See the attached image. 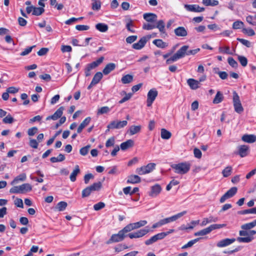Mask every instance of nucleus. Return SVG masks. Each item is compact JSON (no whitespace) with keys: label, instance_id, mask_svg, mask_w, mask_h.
Wrapping results in <instances>:
<instances>
[{"label":"nucleus","instance_id":"obj_1","mask_svg":"<svg viewBox=\"0 0 256 256\" xmlns=\"http://www.w3.org/2000/svg\"><path fill=\"white\" fill-rule=\"evenodd\" d=\"M146 22L144 23L142 28L147 30L158 28L160 32H164L165 24L163 20H157L158 16L153 13H145L143 15Z\"/></svg>","mask_w":256,"mask_h":256},{"label":"nucleus","instance_id":"obj_2","mask_svg":"<svg viewBox=\"0 0 256 256\" xmlns=\"http://www.w3.org/2000/svg\"><path fill=\"white\" fill-rule=\"evenodd\" d=\"M175 173L180 174H184L188 172L190 168V164L189 162H180L171 165Z\"/></svg>","mask_w":256,"mask_h":256},{"label":"nucleus","instance_id":"obj_3","mask_svg":"<svg viewBox=\"0 0 256 256\" xmlns=\"http://www.w3.org/2000/svg\"><path fill=\"white\" fill-rule=\"evenodd\" d=\"M128 232L126 227L120 230L117 234H112L110 238L106 242V244H110L112 242H121L128 236L126 233Z\"/></svg>","mask_w":256,"mask_h":256},{"label":"nucleus","instance_id":"obj_4","mask_svg":"<svg viewBox=\"0 0 256 256\" xmlns=\"http://www.w3.org/2000/svg\"><path fill=\"white\" fill-rule=\"evenodd\" d=\"M188 46H184L180 48L176 54L166 60V64H170L185 56L186 50L188 49Z\"/></svg>","mask_w":256,"mask_h":256},{"label":"nucleus","instance_id":"obj_5","mask_svg":"<svg viewBox=\"0 0 256 256\" xmlns=\"http://www.w3.org/2000/svg\"><path fill=\"white\" fill-rule=\"evenodd\" d=\"M155 164L150 163L146 166H144L140 168H137L136 172L140 175H144L152 172L155 168Z\"/></svg>","mask_w":256,"mask_h":256},{"label":"nucleus","instance_id":"obj_6","mask_svg":"<svg viewBox=\"0 0 256 256\" xmlns=\"http://www.w3.org/2000/svg\"><path fill=\"white\" fill-rule=\"evenodd\" d=\"M233 102L234 110L236 112L240 114L244 111V108L240 100V97L236 92H233Z\"/></svg>","mask_w":256,"mask_h":256},{"label":"nucleus","instance_id":"obj_7","mask_svg":"<svg viewBox=\"0 0 256 256\" xmlns=\"http://www.w3.org/2000/svg\"><path fill=\"white\" fill-rule=\"evenodd\" d=\"M150 231V229L147 227H146L144 228L140 229L136 232H134L130 233L127 234L128 236L130 238H142L143 236H145Z\"/></svg>","mask_w":256,"mask_h":256},{"label":"nucleus","instance_id":"obj_8","mask_svg":"<svg viewBox=\"0 0 256 256\" xmlns=\"http://www.w3.org/2000/svg\"><path fill=\"white\" fill-rule=\"evenodd\" d=\"M186 214V211H183L181 212L178 213L172 216L169 218H166L164 219L160 220V222L162 224V225L163 226L166 224L170 223V222H172L176 221L178 219L180 218L184 215Z\"/></svg>","mask_w":256,"mask_h":256},{"label":"nucleus","instance_id":"obj_9","mask_svg":"<svg viewBox=\"0 0 256 256\" xmlns=\"http://www.w3.org/2000/svg\"><path fill=\"white\" fill-rule=\"evenodd\" d=\"M128 124L126 120H113L108 125L107 128L113 129H120L126 126Z\"/></svg>","mask_w":256,"mask_h":256},{"label":"nucleus","instance_id":"obj_10","mask_svg":"<svg viewBox=\"0 0 256 256\" xmlns=\"http://www.w3.org/2000/svg\"><path fill=\"white\" fill-rule=\"evenodd\" d=\"M158 92L155 88L151 89L148 93L147 98V106H150L155 100L156 97L158 96Z\"/></svg>","mask_w":256,"mask_h":256},{"label":"nucleus","instance_id":"obj_11","mask_svg":"<svg viewBox=\"0 0 256 256\" xmlns=\"http://www.w3.org/2000/svg\"><path fill=\"white\" fill-rule=\"evenodd\" d=\"M238 190L236 187H232L227 191L220 198V203H224L226 199L230 198L234 196Z\"/></svg>","mask_w":256,"mask_h":256},{"label":"nucleus","instance_id":"obj_12","mask_svg":"<svg viewBox=\"0 0 256 256\" xmlns=\"http://www.w3.org/2000/svg\"><path fill=\"white\" fill-rule=\"evenodd\" d=\"M147 224V221L144 220H140L138 222L130 224L126 226L125 227L127 229L128 231V232L134 230L135 229L138 228L142 226H145Z\"/></svg>","mask_w":256,"mask_h":256},{"label":"nucleus","instance_id":"obj_13","mask_svg":"<svg viewBox=\"0 0 256 256\" xmlns=\"http://www.w3.org/2000/svg\"><path fill=\"white\" fill-rule=\"evenodd\" d=\"M250 153V146L248 145H240L238 146L236 154L240 155L241 158H244Z\"/></svg>","mask_w":256,"mask_h":256},{"label":"nucleus","instance_id":"obj_14","mask_svg":"<svg viewBox=\"0 0 256 256\" xmlns=\"http://www.w3.org/2000/svg\"><path fill=\"white\" fill-rule=\"evenodd\" d=\"M184 8L189 12H204L205 10L204 8L200 7L198 4H185Z\"/></svg>","mask_w":256,"mask_h":256},{"label":"nucleus","instance_id":"obj_15","mask_svg":"<svg viewBox=\"0 0 256 256\" xmlns=\"http://www.w3.org/2000/svg\"><path fill=\"white\" fill-rule=\"evenodd\" d=\"M162 187L158 184H156L150 187V191L148 193V195L153 198L157 196L162 191Z\"/></svg>","mask_w":256,"mask_h":256},{"label":"nucleus","instance_id":"obj_16","mask_svg":"<svg viewBox=\"0 0 256 256\" xmlns=\"http://www.w3.org/2000/svg\"><path fill=\"white\" fill-rule=\"evenodd\" d=\"M150 39L148 36H144L137 42L132 44V48L136 50L142 49L146 44L147 41Z\"/></svg>","mask_w":256,"mask_h":256},{"label":"nucleus","instance_id":"obj_17","mask_svg":"<svg viewBox=\"0 0 256 256\" xmlns=\"http://www.w3.org/2000/svg\"><path fill=\"white\" fill-rule=\"evenodd\" d=\"M64 107L60 106L59 108H58L56 111L52 116H48L46 118V120H58V118H60L63 114V111L64 110Z\"/></svg>","mask_w":256,"mask_h":256},{"label":"nucleus","instance_id":"obj_18","mask_svg":"<svg viewBox=\"0 0 256 256\" xmlns=\"http://www.w3.org/2000/svg\"><path fill=\"white\" fill-rule=\"evenodd\" d=\"M235 240H236V239L234 238H225V239H224V240H222L219 241L217 243L216 246L218 248L225 247V246L230 245V244H232V243L234 242Z\"/></svg>","mask_w":256,"mask_h":256},{"label":"nucleus","instance_id":"obj_19","mask_svg":"<svg viewBox=\"0 0 256 256\" xmlns=\"http://www.w3.org/2000/svg\"><path fill=\"white\" fill-rule=\"evenodd\" d=\"M141 181L140 178L138 175L132 174L128 177L127 184H138Z\"/></svg>","mask_w":256,"mask_h":256},{"label":"nucleus","instance_id":"obj_20","mask_svg":"<svg viewBox=\"0 0 256 256\" xmlns=\"http://www.w3.org/2000/svg\"><path fill=\"white\" fill-rule=\"evenodd\" d=\"M218 220V218L214 217L213 216H210L208 218H206L202 219V220L200 224V226H204L209 223L215 222Z\"/></svg>","mask_w":256,"mask_h":256},{"label":"nucleus","instance_id":"obj_21","mask_svg":"<svg viewBox=\"0 0 256 256\" xmlns=\"http://www.w3.org/2000/svg\"><path fill=\"white\" fill-rule=\"evenodd\" d=\"M242 140L248 143H253L256 140V136L254 134H244L242 138Z\"/></svg>","mask_w":256,"mask_h":256},{"label":"nucleus","instance_id":"obj_22","mask_svg":"<svg viewBox=\"0 0 256 256\" xmlns=\"http://www.w3.org/2000/svg\"><path fill=\"white\" fill-rule=\"evenodd\" d=\"M116 67V64L114 63H109L106 65L102 70V72L104 75L109 74L112 71L114 70Z\"/></svg>","mask_w":256,"mask_h":256},{"label":"nucleus","instance_id":"obj_23","mask_svg":"<svg viewBox=\"0 0 256 256\" xmlns=\"http://www.w3.org/2000/svg\"><path fill=\"white\" fill-rule=\"evenodd\" d=\"M187 83L192 90H196L200 86V82L198 80H195L193 78H189L187 80Z\"/></svg>","mask_w":256,"mask_h":256},{"label":"nucleus","instance_id":"obj_24","mask_svg":"<svg viewBox=\"0 0 256 256\" xmlns=\"http://www.w3.org/2000/svg\"><path fill=\"white\" fill-rule=\"evenodd\" d=\"M134 144V140H128L125 142H124L120 144V148L122 150H125L132 146Z\"/></svg>","mask_w":256,"mask_h":256},{"label":"nucleus","instance_id":"obj_25","mask_svg":"<svg viewBox=\"0 0 256 256\" xmlns=\"http://www.w3.org/2000/svg\"><path fill=\"white\" fill-rule=\"evenodd\" d=\"M152 43L157 47L164 48L168 46L167 42H164L160 39H156L153 40Z\"/></svg>","mask_w":256,"mask_h":256},{"label":"nucleus","instance_id":"obj_26","mask_svg":"<svg viewBox=\"0 0 256 256\" xmlns=\"http://www.w3.org/2000/svg\"><path fill=\"white\" fill-rule=\"evenodd\" d=\"M80 172V170L79 166L76 165L74 167V169L70 175V180L72 182H74L76 180V178L77 175Z\"/></svg>","mask_w":256,"mask_h":256},{"label":"nucleus","instance_id":"obj_27","mask_svg":"<svg viewBox=\"0 0 256 256\" xmlns=\"http://www.w3.org/2000/svg\"><path fill=\"white\" fill-rule=\"evenodd\" d=\"M160 136L162 139L168 140L170 138L172 134L165 128H162L160 132Z\"/></svg>","mask_w":256,"mask_h":256},{"label":"nucleus","instance_id":"obj_28","mask_svg":"<svg viewBox=\"0 0 256 256\" xmlns=\"http://www.w3.org/2000/svg\"><path fill=\"white\" fill-rule=\"evenodd\" d=\"M21 189L22 194H24L26 192H30L32 190V186L28 183L24 184L20 186Z\"/></svg>","mask_w":256,"mask_h":256},{"label":"nucleus","instance_id":"obj_29","mask_svg":"<svg viewBox=\"0 0 256 256\" xmlns=\"http://www.w3.org/2000/svg\"><path fill=\"white\" fill-rule=\"evenodd\" d=\"M200 239H202V238H195L194 240H191L190 242H188L186 244L184 245L182 247V249H186L189 248H191L193 246L194 244H195L196 242H198Z\"/></svg>","mask_w":256,"mask_h":256},{"label":"nucleus","instance_id":"obj_30","mask_svg":"<svg viewBox=\"0 0 256 256\" xmlns=\"http://www.w3.org/2000/svg\"><path fill=\"white\" fill-rule=\"evenodd\" d=\"M256 226V220L252 222L245 224L241 226V228L242 230H248L254 228Z\"/></svg>","mask_w":256,"mask_h":256},{"label":"nucleus","instance_id":"obj_31","mask_svg":"<svg viewBox=\"0 0 256 256\" xmlns=\"http://www.w3.org/2000/svg\"><path fill=\"white\" fill-rule=\"evenodd\" d=\"M96 28L100 32H105L108 30V26L104 23H98L96 24Z\"/></svg>","mask_w":256,"mask_h":256},{"label":"nucleus","instance_id":"obj_32","mask_svg":"<svg viewBox=\"0 0 256 256\" xmlns=\"http://www.w3.org/2000/svg\"><path fill=\"white\" fill-rule=\"evenodd\" d=\"M104 59V58L103 56H101L96 61L88 64V65L90 66V68H92V69H94L103 62Z\"/></svg>","mask_w":256,"mask_h":256},{"label":"nucleus","instance_id":"obj_33","mask_svg":"<svg viewBox=\"0 0 256 256\" xmlns=\"http://www.w3.org/2000/svg\"><path fill=\"white\" fill-rule=\"evenodd\" d=\"M102 78V74L101 72H97L94 76L92 82V84H96Z\"/></svg>","mask_w":256,"mask_h":256},{"label":"nucleus","instance_id":"obj_34","mask_svg":"<svg viewBox=\"0 0 256 256\" xmlns=\"http://www.w3.org/2000/svg\"><path fill=\"white\" fill-rule=\"evenodd\" d=\"M68 204L65 202H59L55 207V208L58 211L61 212L64 211L66 208Z\"/></svg>","mask_w":256,"mask_h":256},{"label":"nucleus","instance_id":"obj_35","mask_svg":"<svg viewBox=\"0 0 256 256\" xmlns=\"http://www.w3.org/2000/svg\"><path fill=\"white\" fill-rule=\"evenodd\" d=\"M140 126H132L129 129L130 134V135H134L140 132Z\"/></svg>","mask_w":256,"mask_h":256},{"label":"nucleus","instance_id":"obj_36","mask_svg":"<svg viewBox=\"0 0 256 256\" xmlns=\"http://www.w3.org/2000/svg\"><path fill=\"white\" fill-rule=\"evenodd\" d=\"M224 96L220 92H218L213 102L214 104H219L223 100Z\"/></svg>","mask_w":256,"mask_h":256},{"label":"nucleus","instance_id":"obj_37","mask_svg":"<svg viewBox=\"0 0 256 256\" xmlns=\"http://www.w3.org/2000/svg\"><path fill=\"white\" fill-rule=\"evenodd\" d=\"M26 179V174H22L14 178L13 181L11 182V184H14L17 183L18 181H24Z\"/></svg>","mask_w":256,"mask_h":256},{"label":"nucleus","instance_id":"obj_38","mask_svg":"<svg viewBox=\"0 0 256 256\" xmlns=\"http://www.w3.org/2000/svg\"><path fill=\"white\" fill-rule=\"evenodd\" d=\"M202 4L206 6H216L218 5V2L216 0H202Z\"/></svg>","mask_w":256,"mask_h":256},{"label":"nucleus","instance_id":"obj_39","mask_svg":"<svg viewBox=\"0 0 256 256\" xmlns=\"http://www.w3.org/2000/svg\"><path fill=\"white\" fill-rule=\"evenodd\" d=\"M65 160V156L63 154H60L58 156L57 158L56 157H52L50 158V160L52 162H60L64 160Z\"/></svg>","mask_w":256,"mask_h":256},{"label":"nucleus","instance_id":"obj_40","mask_svg":"<svg viewBox=\"0 0 256 256\" xmlns=\"http://www.w3.org/2000/svg\"><path fill=\"white\" fill-rule=\"evenodd\" d=\"M226 224H213L208 227L210 233L213 230L219 229L226 226Z\"/></svg>","mask_w":256,"mask_h":256},{"label":"nucleus","instance_id":"obj_41","mask_svg":"<svg viewBox=\"0 0 256 256\" xmlns=\"http://www.w3.org/2000/svg\"><path fill=\"white\" fill-rule=\"evenodd\" d=\"M133 80V76L130 74H126L123 76L122 78V82L124 84L130 83Z\"/></svg>","mask_w":256,"mask_h":256},{"label":"nucleus","instance_id":"obj_42","mask_svg":"<svg viewBox=\"0 0 256 256\" xmlns=\"http://www.w3.org/2000/svg\"><path fill=\"white\" fill-rule=\"evenodd\" d=\"M93 192L90 186H88L82 191V198H86L90 194Z\"/></svg>","mask_w":256,"mask_h":256},{"label":"nucleus","instance_id":"obj_43","mask_svg":"<svg viewBox=\"0 0 256 256\" xmlns=\"http://www.w3.org/2000/svg\"><path fill=\"white\" fill-rule=\"evenodd\" d=\"M101 2L100 0L93 1L92 4V8L95 11H98L100 9Z\"/></svg>","mask_w":256,"mask_h":256},{"label":"nucleus","instance_id":"obj_44","mask_svg":"<svg viewBox=\"0 0 256 256\" xmlns=\"http://www.w3.org/2000/svg\"><path fill=\"white\" fill-rule=\"evenodd\" d=\"M240 214H256V207L244 210L238 212Z\"/></svg>","mask_w":256,"mask_h":256},{"label":"nucleus","instance_id":"obj_45","mask_svg":"<svg viewBox=\"0 0 256 256\" xmlns=\"http://www.w3.org/2000/svg\"><path fill=\"white\" fill-rule=\"evenodd\" d=\"M44 12V10L42 7H34L32 12V14L34 16H40Z\"/></svg>","mask_w":256,"mask_h":256},{"label":"nucleus","instance_id":"obj_46","mask_svg":"<svg viewBox=\"0 0 256 256\" xmlns=\"http://www.w3.org/2000/svg\"><path fill=\"white\" fill-rule=\"evenodd\" d=\"M92 190L94 191H98L100 190L102 186V184L100 182L94 183L92 185L89 186Z\"/></svg>","mask_w":256,"mask_h":256},{"label":"nucleus","instance_id":"obj_47","mask_svg":"<svg viewBox=\"0 0 256 256\" xmlns=\"http://www.w3.org/2000/svg\"><path fill=\"white\" fill-rule=\"evenodd\" d=\"M232 168L230 166L226 167L222 172L223 176L225 178L228 177L231 174Z\"/></svg>","mask_w":256,"mask_h":256},{"label":"nucleus","instance_id":"obj_48","mask_svg":"<svg viewBox=\"0 0 256 256\" xmlns=\"http://www.w3.org/2000/svg\"><path fill=\"white\" fill-rule=\"evenodd\" d=\"M253 238L252 236L247 237H238L237 240L240 242H250L252 240Z\"/></svg>","mask_w":256,"mask_h":256},{"label":"nucleus","instance_id":"obj_49","mask_svg":"<svg viewBox=\"0 0 256 256\" xmlns=\"http://www.w3.org/2000/svg\"><path fill=\"white\" fill-rule=\"evenodd\" d=\"M210 234L208 228H206L194 233L195 236H204Z\"/></svg>","mask_w":256,"mask_h":256},{"label":"nucleus","instance_id":"obj_50","mask_svg":"<svg viewBox=\"0 0 256 256\" xmlns=\"http://www.w3.org/2000/svg\"><path fill=\"white\" fill-rule=\"evenodd\" d=\"M90 148V145H87L86 146L82 148L80 150V154L83 156H86L88 154Z\"/></svg>","mask_w":256,"mask_h":256},{"label":"nucleus","instance_id":"obj_51","mask_svg":"<svg viewBox=\"0 0 256 256\" xmlns=\"http://www.w3.org/2000/svg\"><path fill=\"white\" fill-rule=\"evenodd\" d=\"M3 122L4 124H12L14 121V118L10 114L7 115L3 120Z\"/></svg>","mask_w":256,"mask_h":256},{"label":"nucleus","instance_id":"obj_52","mask_svg":"<svg viewBox=\"0 0 256 256\" xmlns=\"http://www.w3.org/2000/svg\"><path fill=\"white\" fill-rule=\"evenodd\" d=\"M238 60H239L240 62V63L241 65L242 66H246L248 64V60L245 56H238Z\"/></svg>","mask_w":256,"mask_h":256},{"label":"nucleus","instance_id":"obj_53","mask_svg":"<svg viewBox=\"0 0 256 256\" xmlns=\"http://www.w3.org/2000/svg\"><path fill=\"white\" fill-rule=\"evenodd\" d=\"M110 111V108L108 106H103L98 110L97 114H106Z\"/></svg>","mask_w":256,"mask_h":256},{"label":"nucleus","instance_id":"obj_54","mask_svg":"<svg viewBox=\"0 0 256 256\" xmlns=\"http://www.w3.org/2000/svg\"><path fill=\"white\" fill-rule=\"evenodd\" d=\"M244 23L241 21H236L234 22L232 28L234 29L237 30L243 28Z\"/></svg>","mask_w":256,"mask_h":256},{"label":"nucleus","instance_id":"obj_55","mask_svg":"<svg viewBox=\"0 0 256 256\" xmlns=\"http://www.w3.org/2000/svg\"><path fill=\"white\" fill-rule=\"evenodd\" d=\"M10 192L11 194H22L20 186L12 188L10 190Z\"/></svg>","mask_w":256,"mask_h":256},{"label":"nucleus","instance_id":"obj_56","mask_svg":"<svg viewBox=\"0 0 256 256\" xmlns=\"http://www.w3.org/2000/svg\"><path fill=\"white\" fill-rule=\"evenodd\" d=\"M115 142V138L114 136H112L108 138L106 143V148H108L112 146H114Z\"/></svg>","mask_w":256,"mask_h":256},{"label":"nucleus","instance_id":"obj_57","mask_svg":"<svg viewBox=\"0 0 256 256\" xmlns=\"http://www.w3.org/2000/svg\"><path fill=\"white\" fill-rule=\"evenodd\" d=\"M237 40L248 48H250L252 46L251 42L248 40L240 38H238Z\"/></svg>","mask_w":256,"mask_h":256},{"label":"nucleus","instance_id":"obj_58","mask_svg":"<svg viewBox=\"0 0 256 256\" xmlns=\"http://www.w3.org/2000/svg\"><path fill=\"white\" fill-rule=\"evenodd\" d=\"M38 132V128L36 127H32L29 128L28 130V134L30 136H33Z\"/></svg>","mask_w":256,"mask_h":256},{"label":"nucleus","instance_id":"obj_59","mask_svg":"<svg viewBox=\"0 0 256 256\" xmlns=\"http://www.w3.org/2000/svg\"><path fill=\"white\" fill-rule=\"evenodd\" d=\"M76 28L78 31L88 30L90 29V26L87 25H77Z\"/></svg>","mask_w":256,"mask_h":256},{"label":"nucleus","instance_id":"obj_60","mask_svg":"<svg viewBox=\"0 0 256 256\" xmlns=\"http://www.w3.org/2000/svg\"><path fill=\"white\" fill-rule=\"evenodd\" d=\"M105 206V204L103 202H99L94 206V208L95 210H99Z\"/></svg>","mask_w":256,"mask_h":256},{"label":"nucleus","instance_id":"obj_61","mask_svg":"<svg viewBox=\"0 0 256 256\" xmlns=\"http://www.w3.org/2000/svg\"><path fill=\"white\" fill-rule=\"evenodd\" d=\"M200 48H196L194 50H188V49H187L186 50V52L185 53V56L186 55H187V56L194 55L196 53H198V52H200Z\"/></svg>","mask_w":256,"mask_h":256},{"label":"nucleus","instance_id":"obj_62","mask_svg":"<svg viewBox=\"0 0 256 256\" xmlns=\"http://www.w3.org/2000/svg\"><path fill=\"white\" fill-rule=\"evenodd\" d=\"M35 46H33L26 48L23 52H21L20 56H24L32 52V48H34Z\"/></svg>","mask_w":256,"mask_h":256},{"label":"nucleus","instance_id":"obj_63","mask_svg":"<svg viewBox=\"0 0 256 256\" xmlns=\"http://www.w3.org/2000/svg\"><path fill=\"white\" fill-rule=\"evenodd\" d=\"M228 64L232 67L236 68L238 66L237 62L232 58H228Z\"/></svg>","mask_w":256,"mask_h":256},{"label":"nucleus","instance_id":"obj_64","mask_svg":"<svg viewBox=\"0 0 256 256\" xmlns=\"http://www.w3.org/2000/svg\"><path fill=\"white\" fill-rule=\"evenodd\" d=\"M48 52V48H43L40 50L38 52L37 54L39 56H43L46 55Z\"/></svg>","mask_w":256,"mask_h":256}]
</instances>
